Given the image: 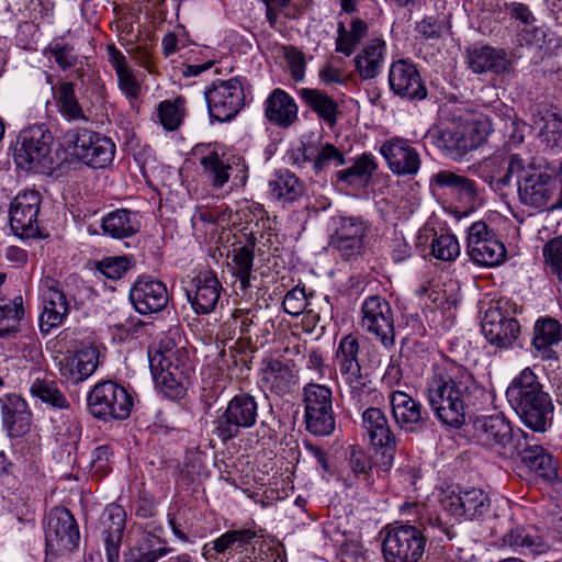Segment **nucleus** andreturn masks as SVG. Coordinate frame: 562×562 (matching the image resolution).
<instances>
[{"instance_id": "nucleus-1", "label": "nucleus", "mask_w": 562, "mask_h": 562, "mask_svg": "<svg viewBox=\"0 0 562 562\" xmlns=\"http://www.w3.org/2000/svg\"><path fill=\"white\" fill-rule=\"evenodd\" d=\"M481 392L472 373L462 364L445 358L432 367L426 382V397L437 418L459 428L464 424L467 408Z\"/></svg>"}, {"instance_id": "nucleus-2", "label": "nucleus", "mask_w": 562, "mask_h": 562, "mask_svg": "<svg viewBox=\"0 0 562 562\" xmlns=\"http://www.w3.org/2000/svg\"><path fill=\"white\" fill-rule=\"evenodd\" d=\"M405 507L415 509L418 515L417 526L403 524L387 526L382 542V553L385 562H418L424 553L427 543L426 532L441 539V536L451 540L456 533L442 521L436 513H430L425 506L407 504Z\"/></svg>"}, {"instance_id": "nucleus-3", "label": "nucleus", "mask_w": 562, "mask_h": 562, "mask_svg": "<svg viewBox=\"0 0 562 562\" xmlns=\"http://www.w3.org/2000/svg\"><path fill=\"white\" fill-rule=\"evenodd\" d=\"M506 398L526 427L536 432H544L551 426V397L531 368L522 369L510 381Z\"/></svg>"}, {"instance_id": "nucleus-4", "label": "nucleus", "mask_w": 562, "mask_h": 562, "mask_svg": "<svg viewBox=\"0 0 562 562\" xmlns=\"http://www.w3.org/2000/svg\"><path fill=\"white\" fill-rule=\"evenodd\" d=\"M149 368L156 387L170 400L181 398L192 368L186 352L170 337H162L148 348Z\"/></svg>"}, {"instance_id": "nucleus-5", "label": "nucleus", "mask_w": 562, "mask_h": 562, "mask_svg": "<svg viewBox=\"0 0 562 562\" xmlns=\"http://www.w3.org/2000/svg\"><path fill=\"white\" fill-rule=\"evenodd\" d=\"M513 177H516L519 201L527 206H547L557 191L554 178L537 169L518 154L509 156L503 175L492 176L488 181L495 190H502L510 184Z\"/></svg>"}, {"instance_id": "nucleus-6", "label": "nucleus", "mask_w": 562, "mask_h": 562, "mask_svg": "<svg viewBox=\"0 0 562 562\" xmlns=\"http://www.w3.org/2000/svg\"><path fill=\"white\" fill-rule=\"evenodd\" d=\"M471 441L495 458L513 460L526 431L514 428L503 414L481 415L469 425Z\"/></svg>"}, {"instance_id": "nucleus-7", "label": "nucleus", "mask_w": 562, "mask_h": 562, "mask_svg": "<svg viewBox=\"0 0 562 562\" xmlns=\"http://www.w3.org/2000/svg\"><path fill=\"white\" fill-rule=\"evenodd\" d=\"M193 155L213 189H222L229 180L234 187H243L248 179V166L239 155L220 153L211 144L196 145Z\"/></svg>"}, {"instance_id": "nucleus-8", "label": "nucleus", "mask_w": 562, "mask_h": 562, "mask_svg": "<svg viewBox=\"0 0 562 562\" xmlns=\"http://www.w3.org/2000/svg\"><path fill=\"white\" fill-rule=\"evenodd\" d=\"M258 409V402L250 393L241 392L234 395L213 420V434L223 443H227L237 438L243 430L256 425Z\"/></svg>"}, {"instance_id": "nucleus-9", "label": "nucleus", "mask_w": 562, "mask_h": 562, "mask_svg": "<svg viewBox=\"0 0 562 562\" xmlns=\"http://www.w3.org/2000/svg\"><path fill=\"white\" fill-rule=\"evenodd\" d=\"M61 139L65 149L89 167L103 168L114 158V143L92 130L70 128L64 133Z\"/></svg>"}, {"instance_id": "nucleus-10", "label": "nucleus", "mask_w": 562, "mask_h": 562, "mask_svg": "<svg viewBox=\"0 0 562 562\" xmlns=\"http://www.w3.org/2000/svg\"><path fill=\"white\" fill-rule=\"evenodd\" d=\"M133 405L130 392L111 380L98 382L87 395L89 413L102 422L126 419Z\"/></svg>"}, {"instance_id": "nucleus-11", "label": "nucleus", "mask_w": 562, "mask_h": 562, "mask_svg": "<svg viewBox=\"0 0 562 562\" xmlns=\"http://www.w3.org/2000/svg\"><path fill=\"white\" fill-rule=\"evenodd\" d=\"M516 312V304L505 297L488 303L481 327L491 345L508 348L514 344L520 331Z\"/></svg>"}, {"instance_id": "nucleus-12", "label": "nucleus", "mask_w": 562, "mask_h": 562, "mask_svg": "<svg viewBox=\"0 0 562 562\" xmlns=\"http://www.w3.org/2000/svg\"><path fill=\"white\" fill-rule=\"evenodd\" d=\"M359 352L358 338L352 334L345 335L338 342L335 363L348 387L350 397L357 404H362L363 397L370 393L371 386L367 375L362 374Z\"/></svg>"}, {"instance_id": "nucleus-13", "label": "nucleus", "mask_w": 562, "mask_h": 562, "mask_svg": "<svg viewBox=\"0 0 562 562\" xmlns=\"http://www.w3.org/2000/svg\"><path fill=\"white\" fill-rule=\"evenodd\" d=\"M304 422L307 431L315 436H328L335 430L331 389L308 383L303 389Z\"/></svg>"}, {"instance_id": "nucleus-14", "label": "nucleus", "mask_w": 562, "mask_h": 562, "mask_svg": "<svg viewBox=\"0 0 562 562\" xmlns=\"http://www.w3.org/2000/svg\"><path fill=\"white\" fill-rule=\"evenodd\" d=\"M53 135L44 125H33L20 132L14 147V162L26 171H38L50 162Z\"/></svg>"}, {"instance_id": "nucleus-15", "label": "nucleus", "mask_w": 562, "mask_h": 562, "mask_svg": "<svg viewBox=\"0 0 562 562\" xmlns=\"http://www.w3.org/2000/svg\"><path fill=\"white\" fill-rule=\"evenodd\" d=\"M80 533L77 521L69 509L53 508L46 518V554L61 555L72 551L79 544Z\"/></svg>"}, {"instance_id": "nucleus-16", "label": "nucleus", "mask_w": 562, "mask_h": 562, "mask_svg": "<svg viewBox=\"0 0 562 562\" xmlns=\"http://www.w3.org/2000/svg\"><path fill=\"white\" fill-rule=\"evenodd\" d=\"M361 328L385 348L393 347L395 341L393 312L390 303L378 295L364 299L361 304Z\"/></svg>"}, {"instance_id": "nucleus-17", "label": "nucleus", "mask_w": 562, "mask_h": 562, "mask_svg": "<svg viewBox=\"0 0 562 562\" xmlns=\"http://www.w3.org/2000/svg\"><path fill=\"white\" fill-rule=\"evenodd\" d=\"M211 119L231 121L245 104L244 89L239 80H218L204 92Z\"/></svg>"}, {"instance_id": "nucleus-18", "label": "nucleus", "mask_w": 562, "mask_h": 562, "mask_svg": "<svg viewBox=\"0 0 562 562\" xmlns=\"http://www.w3.org/2000/svg\"><path fill=\"white\" fill-rule=\"evenodd\" d=\"M361 425L371 446L381 450V467L391 469L396 453V436L385 413L381 408L369 407L362 412Z\"/></svg>"}, {"instance_id": "nucleus-19", "label": "nucleus", "mask_w": 562, "mask_h": 562, "mask_svg": "<svg viewBox=\"0 0 562 562\" xmlns=\"http://www.w3.org/2000/svg\"><path fill=\"white\" fill-rule=\"evenodd\" d=\"M468 254L479 266L495 267L506 258V248L488 226L477 221L469 227Z\"/></svg>"}, {"instance_id": "nucleus-20", "label": "nucleus", "mask_w": 562, "mask_h": 562, "mask_svg": "<svg viewBox=\"0 0 562 562\" xmlns=\"http://www.w3.org/2000/svg\"><path fill=\"white\" fill-rule=\"evenodd\" d=\"M184 283L188 302L195 314L206 315L216 310L224 289L214 271H200Z\"/></svg>"}, {"instance_id": "nucleus-21", "label": "nucleus", "mask_w": 562, "mask_h": 562, "mask_svg": "<svg viewBox=\"0 0 562 562\" xmlns=\"http://www.w3.org/2000/svg\"><path fill=\"white\" fill-rule=\"evenodd\" d=\"M390 90L401 99L416 102L427 98L428 91L417 66L407 58L394 60L389 69Z\"/></svg>"}, {"instance_id": "nucleus-22", "label": "nucleus", "mask_w": 562, "mask_h": 562, "mask_svg": "<svg viewBox=\"0 0 562 562\" xmlns=\"http://www.w3.org/2000/svg\"><path fill=\"white\" fill-rule=\"evenodd\" d=\"M496 125L487 115H480L459 125L456 131H443L441 139L450 151H469L481 146Z\"/></svg>"}, {"instance_id": "nucleus-23", "label": "nucleus", "mask_w": 562, "mask_h": 562, "mask_svg": "<svg viewBox=\"0 0 562 562\" xmlns=\"http://www.w3.org/2000/svg\"><path fill=\"white\" fill-rule=\"evenodd\" d=\"M40 293L43 301V312L40 316V328L49 333L63 324L69 313V302L60 288L59 281L52 277H44L40 283Z\"/></svg>"}, {"instance_id": "nucleus-24", "label": "nucleus", "mask_w": 562, "mask_h": 562, "mask_svg": "<svg viewBox=\"0 0 562 562\" xmlns=\"http://www.w3.org/2000/svg\"><path fill=\"white\" fill-rule=\"evenodd\" d=\"M130 301L137 313L149 315L167 307L169 293L162 281L151 276H139L131 286Z\"/></svg>"}, {"instance_id": "nucleus-25", "label": "nucleus", "mask_w": 562, "mask_h": 562, "mask_svg": "<svg viewBox=\"0 0 562 562\" xmlns=\"http://www.w3.org/2000/svg\"><path fill=\"white\" fill-rule=\"evenodd\" d=\"M41 201V194L36 190L24 191L13 199L10 206V226L15 235L30 238L38 233Z\"/></svg>"}, {"instance_id": "nucleus-26", "label": "nucleus", "mask_w": 562, "mask_h": 562, "mask_svg": "<svg viewBox=\"0 0 562 562\" xmlns=\"http://www.w3.org/2000/svg\"><path fill=\"white\" fill-rule=\"evenodd\" d=\"M261 385L277 396L293 393L299 386V374L293 361L268 357L261 362Z\"/></svg>"}, {"instance_id": "nucleus-27", "label": "nucleus", "mask_w": 562, "mask_h": 562, "mask_svg": "<svg viewBox=\"0 0 562 562\" xmlns=\"http://www.w3.org/2000/svg\"><path fill=\"white\" fill-rule=\"evenodd\" d=\"M390 403L393 419L404 432L418 434L427 427L429 414L419 401L403 391H394Z\"/></svg>"}, {"instance_id": "nucleus-28", "label": "nucleus", "mask_w": 562, "mask_h": 562, "mask_svg": "<svg viewBox=\"0 0 562 562\" xmlns=\"http://www.w3.org/2000/svg\"><path fill=\"white\" fill-rule=\"evenodd\" d=\"M392 173L414 176L420 168V157L411 142L400 136L386 139L379 149Z\"/></svg>"}, {"instance_id": "nucleus-29", "label": "nucleus", "mask_w": 562, "mask_h": 562, "mask_svg": "<svg viewBox=\"0 0 562 562\" xmlns=\"http://www.w3.org/2000/svg\"><path fill=\"white\" fill-rule=\"evenodd\" d=\"M431 184L445 196L456 201L467 210H474L479 200V187L474 180L450 170L434 175Z\"/></svg>"}, {"instance_id": "nucleus-30", "label": "nucleus", "mask_w": 562, "mask_h": 562, "mask_svg": "<svg viewBox=\"0 0 562 562\" xmlns=\"http://www.w3.org/2000/svg\"><path fill=\"white\" fill-rule=\"evenodd\" d=\"M333 222L335 232L331 236V246L344 259L359 255L363 248L366 223L355 216H338Z\"/></svg>"}, {"instance_id": "nucleus-31", "label": "nucleus", "mask_w": 562, "mask_h": 562, "mask_svg": "<svg viewBox=\"0 0 562 562\" xmlns=\"http://www.w3.org/2000/svg\"><path fill=\"white\" fill-rule=\"evenodd\" d=\"M441 506L453 516L472 520L488 512L491 499L483 490L473 487L458 493H446L441 498Z\"/></svg>"}, {"instance_id": "nucleus-32", "label": "nucleus", "mask_w": 562, "mask_h": 562, "mask_svg": "<svg viewBox=\"0 0 562 562\" xmlns=\"http://www.w3.org/2000/svg\"><path fill=\"white\" fill-rule=\"evenodd\" d=\"M126 517L124 508L115 503L108 505L101 515L100 528L108 562H119Z\"/></svg>"}, {"instance_id": "nucleus-33", "label": "nucleus", "mask_w": 562, "mask_h": 562, "mask_svg": "<svg viewBox=\"0 0 562 562\" xmlns=\"http://www.w3.org/2000/svg\"><path fill=\"white\" fill-rule=\"evenodd\" d=\"M467 65L474 74L502 75L512 68L506 49L490 45H472L467 49Z\"/></svg>"}, {"instance_id": "nucleus-34", "label": "nucleus", "mask_w": 562, "mask_h": 562, "mask_svg": "<svg viewBox=\"0 0 562 562\" xmlns=\"http://www.w3.org/2000/svg\"><path fill=\"white\" fill-rule=\"evenodd\" d=\"M2 425L10 437H21L30 430L32 413L24 398L15 393L0 396Z\"/></svg>"}, {"instance_id": "nucleus-35", "label": "nucleus", "mask_w": 562, "mask_h": 562, "mask_svg": "<svg viewBox=\"0 0 562 562\" xmlns=\"http://www.w3.org/2000/svg\"><path fill=\"white\" fill-rule=\"evenodd\" d=\"M98 366V349L94 347H86L74 353L66 355L59 361V372L65 381L78 384L91 376Z\"/></svg>"}, {"instance_id": "nucleus-36", "label": "nucleus", "mask_w": 562, "mask_h": 562, "mask_svg": "<svg viewBox=\"0 0 562 562\" xmlns=\"http://www.w3.org/2000/svg\"><path fill=\"white\" fill-rule=\"evenodd\" d=\"M517 450V458L519 457L522 463L539 476L547 480L557 476L558 463L555 459L541 445L537 443L532 435L526 432Z\"/></svg>"}, {"instance_id": "nucleus-37", "label": "nucleus", "mask_w": 562, "mask_h": 562, "mask_svg": "<svg viewBox=\"0 0 562 562\" xmlns=\"http://www.w3.org/2000/svg\"><path fill=\"white\" fill-rule=\"evenodd\" d=\"M263 115L273 126L288 128L297 121L299 108L285 90L276 88L263 102Z\"/></svg>"}, {"instance_id": "nucleus-38", "label": "nucleus", "mask_w": 562, "mask_h": 562, "mask_svg": "<svg viewBox=\"0 0 562 562\" xmlns=\"http://www.w3.org/2000/svg\"><path fill=\"white\" fill-rule=\"evenodd\" d=\"M386 42L374 37L369 40L353 58L355 70L361 80L375 79L384 67L386 57Z\"/></svg>"}, {"instance_id": "nucleus-39", "label": "nucleus", "mask_w": 562, "mask_h": 562, "mask_svg": "<svg viewBox=\"0 0 562 562\" xmlns=\"http://www.w3.org/2000/svg\"><path fill=\"white\" fill-rule=\"evenodd\" d=\"M140 229V221L136 212L128 209H116L105 214L101 220L103 235L113 239H125L134 236Z\"/></svg>"}, {"instance_id": "nucleus-40", "label": "nucleus", "mask_w": 562, "mask_h": 562, "mask_svg": "<svg viewBox=\"0 0 562 562\" xmlns=\"http://www.w3.org/2000/svg\"><path fill=\"white\" fill-rule=\"evenodd\" d=\"M299 95L329 127L337 125L338 116L341 112L337 101L327 92L314 88H302L299 90Z\"/></svg>"}, {"instance_id": "nucleus-41", "label": "nucleus", "mask_w": 562, "mask_h": 562, "mask_svg": "<svg viewBox=\"0 0 562 562\" xmlns=\"http://www.w3.org/2000/svg\"><path fill=\"white\" fill-rule=\"evenodd\" d=\"M562 341V325L552 317L539 318L533 326L532 346L550 358L551 347Z\"/></svg>"}, {"instance_id": "nucleus-42", "label": "nucleus", "mask_w": 562, "mask_h": 562, "mask_svg": "<svg viewBox=\"0 0 562 562\" xmlns=\"http://www.w3.org/2000/svg\"><path fill=\"white\" fill-rule=\"evenodd\" d=\"M109 61L115 70L119 88L128 99H136L140 86L134 74L128 68L125 56L114 46L108 47Z\"/></svg>"}, {"instance_id": "nucleus-43", "label": "nucleus", "mask_w": 562, "mask_h": 562, "mask_svg": "<svg viewBox=\"0 0 562 562\" xmlns=\"http://www.w3.org/2000/svg\"><path fill=\"white\" fill-rule=\"evenodd\" d=\"M157 539L150 532H145L125 553L128 562H157L160 558L171 552L170 548L157 546Z\"/></svg>"}, {"instance_id": "nucleus-44", "label": "nucleus", "mask_w": 562, "mask_h": 562, "mask_svg": "<svg viewBox=\"0 0 562 562\" xmlns=\"http://www.w3.org/2000/svg\"><path fill=\"white\" fill-rule=\"evenodd\" d=\"M272 198L282 202H292L303 194L304 187L300 179L286 169L279 170L269 181Z\"/></svg>"}, {"instance_id": "nucleus-45", "label": "nucleus", "mask_w": 562, "mask_h": 562, "mask_svg": "<svg viewBox=\"0 0 562 562\" xmlns=\"http://www.w3.org/2000/svg\"><path fill=\"white\" fill-rule=\"evenodd\" d=\"M542 144L552 150H562V115L553 111L539 113L535 121Z\"/></svg>"}, {"instance_id": "nucleus-46", "label": "nucleus", "mask_w": 562, "mask_h": 562, "mask_svg": "<svg viewBox=\"0 0 562 562\" xmlns=\"http://www.w3.org/2000/svg\"><path fill=\"white\" fill-rule=\"evenodd\" d=\"M24 314V302L21 295L0 301V338L16 334Z\"/></svg>"}, {"instance_id": "nucleus-47", "label": "nucleus", "mask_w": 562, "mask_h": 562, "mask_svg": "<svg viewBox=\"0 0 562 562\" xmlns=\"http://www.w3.org/2000/svg\"><path fill=\"white\" fill-rule=\"evenodd\" d=\"M55 100L59 113L67 121H85L88 122L81 105L79 104L75 87L71 82H61L55 89Z\"/></svg>"}, {"instance_id": "nucleus-48", "label": "nucleus", "mask_w": 562, "mask_h": 562, "mask_svg": "<svg viewBox=\"0 0 562 562\" xmlns=\"http://www.w3.org/2000/svg\"><path fill=\"white\" fill-rule=\"evenodd\" d=\"M337 33L336 52L350 56L358 44L366 37L368 24L361 19H353L349 30L342 23H339Z\"/></svg>"}, {"instance_id": "nucleus-49", "label": "nucleus", "mask_w": 562, "mask_h": 562, "mask_svg": "<svg viewBox=\"0 0 562 562\" xmlns=\"http://www.w3.org/2000/svg\"><path fill=\"white\" fill-rule=\"evenodd\" d=\"M32 396L54 408L65 409L69 407V402L59 390L57 383L49 379H35L30 387Z\"/></svg>"}, {"instance_id": "nucleus-50", "label": "nucleus", "mask_w": 562, "mask_h": 562, "mask_svg": "<svg viewBox=\"0 0 562 562\" xmlns=\"http://www.w3.org/2000/svg\"><path fill=\"white\" fill-rule=\"evenodd\" d=\"M378 164L371 153L360 155L349 168L337 171L338 181L351 184L356 180H369L376 170Z\"/></svg>"}, {"instance_id": "nucleus-51", "label": "nucleus", "mask_w": 562, "mask_h": 562, "mask_svg": "<svg viewBox=\"0 0 562 562\" xmlns=\"http://www.w3.org/2000/svg\"><path fill=\"white\" fill-rule=\"evenodd\" d=\"M231 266L233 274L239 280L240 289H248L254 266V250L247 246L235 248L232 254Z\"/></svg>"}, {"instance_id": "nucleus-52", "label": "nucleus", "mask_w": 562, "mask_h": 562, "mask_svg": "<svg viewBox=\"0 0 562 562\" xmlns=\"http://www.w3.org/2000/svg\"><path fill=\"white\" fill-rule=\"evenodd\" d=\"M158 119L167 131H176L180 127L184 117V99L178 97L173 101L165 100L158 104Z\"/></svg>"}, {"instance_id": "nucleus-53", "label": "nucleus", "mask_w": 562, "mask_h": 562, "mask_svg": "<svg viewBox=\"0 0 562 562\" xmlns=\"http://www.w3.org/2000/svg\"><path fill=\"white\" fill-rule=\"evenodd\" d=\"M432 256L442 261H452L460 255L457 237L450 233H434L431 239Z\"/></svg>"}, {"instance_id": "nucleus-54", "label": "nucleus", "mask_w": 562, "mask_h": 562, "mask_svg": "<svg viewBox=\"0 0 562 562\" xmlns=\"http://www.w3.org/2000/svg\"><path fill=\"white\" fill-rule=\"evenodd\" d=\"M345 164V154L331 143H325L314 154L313 169L319 172L325 168L339 167Z\"/></svg>"}, {"instance_id": "nucleus-55", "label": "nucleus", "mask_w": 562, "mask_h": 562, "mask_svg": "<svg viewBox=\"0 0 562 562\" xmlns=\"http://www.w3.org/2000/svg\"><path fill=\"white\" fill-rule=\"evenodd\" d=\"M134 261L130 256L108 257L97 262V270L111 280L121 279L132 267Z\"/></svg>"}, {"instance_id": "nucleus-56", "label": "nucleus", "mask_w": 562, "mask_h": 562, "mask_svg": "<svg viewBox=\"0 0 562 562\" xmlns=\"http://www.w3.org/2000/svg\"><path fill=\"white\" fill-rule=\"evenodd\" d=\"M505 119L499 117V123L504 135L508 138V143L512 145H519L525 139V130L527 125L519 121L514 114V110L503 106Z\"/></svg>"}, {"instance_id": "nucleus-57", "label": "nucleus", "mask_w": 562, "mask_h": 562, "mask_svg": "<svg viewBox=\"0 0 562 562\" xmlns=\"http://www.w3.org/2000/svg\"><path fill=\"white\" fill-rule=\"evenodd\" d=\"M282 306L284 312L288 313L289 315H301L307 306L305 289L295 286L292 290H290L284 295Z\"/></svg>"}, {"instance_id": "nucleus-58", "label": "nucleus", "mask_w": 562, "mask_h": 562, "mask_svg": "<svg viewBox=\"0 0 562 562\" xmlns=\"http://www.w3.org/2000/svg\"><path fill=\"white\" fill-rule=\"evenodd\" d=\"M547 262L559 280H562V237L550 240L543 248Z\"/></svg>"}, {"instance_id": "nucleus-59", "label": "nucleus", "mask_w": 562, "mask_h": 562, "mask_svg": "<svg viewBox=\"0 0 562 562\" xmlns=\"http://www.w3.org/2000/svg\"><path fill=\"white\" fill-rule=\"evenodd\" d=\"M47 52L63 70L71 68L77 64L78 58L75 54L74 47L68 44H55L53 46H49L47 48Z\"/></svg>"}, {"instance_id": "nucleus-60", "label": "nucleus", "mask_w": 562, "mask_h": 562, "mask_svg": "<svg viewBox=\"0 0 562 562\" xmlns=\"http://www.w3.org/2000/svg\"><path fill=\"white\" fill-rule=\"evenodd\" d=\"M415 30L425 40H438L446 32L447 27L443 21L434 16H427L417 23Z\"/></svg>"}, {"instance_id": "nucleus-61", "label": "nucleus", "mask_w": 562, "mask_h": 562, "mask_svg": "<svg viewBox=\"0 0 562 562\" xmlns=\"http://www.w3.org/2000/svg\"><path fill=\"white\" fill-rule=\"evenodd\" d=\"M285 60L290 70V75L294 81H302L305 77V57L302 52L295 47H290L285 52Z\"/></svg>"}, {"instance_id": "nucleus-62", "label": "nucleus", "mask_w": 562, "mask_h": 562, "mask_svg": "<svg viewBox=\"0 0 562 562\" xmlns=\"http://www.w3.org/2000/svg\"><path fill=\"white\" fill-rule=\"evenodd\" d=\"M518 36L521 45L533 46L537 48H541L546 41L544 30L533 23L520 26Z\"/></svg>"}, {"instance_id": "nucleus-63", "label": "nucleus", "mask_w": 562, "mask_h": 562, "mask_svg": "<svg viewBox=\"0 0 562 562\" xmlns=\"http://www.w3.org/2000/svg\"><path fill=\"white\" fill-rule=\"evenodd\" d=\"M524 546L521 548V552L525 554H542L549 550V544L547 541L540 537L537 531L532 529H528L526 535H522Z\"/></svg>"}, {"instance_id": "nucleus-64", "label": "nucleus", "mask_w": 562, "mask_h": 562, "mask_svg": "<svg viewBox=\"0 0 562 562\" xmlns=\"http://www.w3.org/2000/svg\"><path fill=\"white\" fill-rule=\"evenodd\" d=\"M318 78L326 86L344 85L346 82L344 71L331 63H326L319 68Z\"/></svg>"}]
</instances>
